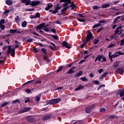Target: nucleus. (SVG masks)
<instances>
[{"mask_svg": "<svg viewBox=\"0 0 124 124\" xmlns=\"http://www.w3.org/2000/svg\"><path fill=\"white\" fill-rule=\"evenodd\" d=\"M21 2L25 3V5H32V6H36L40 3L39 1H32L31 2V0H21Z\"/></svg>", "mask_w": 124, "mask_h": 124, "instance_id": "f257e3e1", "label": "nucleus"}, {"mask_svg": "<svg viewBox=\"0 0 124 124\" xmlns=\"http://www.w3.org/2000/svg\"><path fill=\"white\" fill-rule=\"evenodd\" d=\"M93 37V34L92 33L89 32L88 34H87V37H86V41H83V43L80 46V48H84L85 46H86V44L88 43V41H90L91 39H92Z\"/></svg>", "mask_w": 124, "mask_h": 124, "instance_id": "f03ea898", "label": "nucleus"}, {"mask_svg": "<svg viewBox=\"0 0 124 124\" xmlns=\"http://www.w3.org/2000/svg\"><path fill=\"white\" fill-rule=\"evenodd\" d=\"M106 22L107 21L104 20H99L98 21V23H97L93 25V29H95V28H97V27H100V26H101V24H105Z\"/></svg>", "mask_w": 124, "mask_h": 124, "instance_id": "7ed1b4c3", "label": "nucleus"}, {"mask_svg": "<svg viewBox=\"0 0 124 124\" xmlns=\"http://www.w3.org/2000/svg\"><path fill=\"white\" fill-rule=\"evenodd\" d=\"M94 106H90L86 108H85V112L87 114H90L92 113V111H93V108Z\"/></svg>", "mask_w": 124, "mask_h": 124, "instance_id": "20e7f679", "label": "nucleus"}, {"mask_svg": "<svg viewBox=\"0 0 124 124\" xmlns=\"http://www.w3.org/2000/svg\"><path fill=\"white\" fill-rule=\"evenodd\" d=\"M26 120L27 122H29V123H33V122H35V118L31 116L26 117Z\"/></svg>", "mask_w": 124, "mask_h": 124, "instance_id": "39448f33", "label": "nucleus"}, {"mask_svg": "<svg viewBox=\"0 0 124 124\" xmlns=\"http://www.w3.org/2000/svg\"><path fill=\"white\" fill-rule=\"evenodd\" d=\"M31 109V108H24L23 109H20L18 111L19 114H22L23 113H26L28 111H30Z\"/></svg>", "mask_w": 124, "mask_h": 124, "instance_id": "423d86ee", "label": "nucleus"}, {"mask_svg": "<svg viewBox=\"0 0 124 124\" xmlns=\"http://www.w3.org/2000/svg\"><path fill=\"white\" fill-rule=\"evenodd\" d=\"M44 28H46V26H45V23H41L38 25L36 30L38 31V30H42V29H44Z\"/></svg>", "mask_w": 124, "mask_h": 124, "instance_id": "0eeeda50", "label": "nucleus"}, {"mask_svg": "<svg viewBox=\"0 0 124 124\" xmlns=\"http://www.w3.org/2000/svg\"><path fill=\"white\" fill-rule=\"evenodd\" d=\"M62 45L63 47H65L66 48H67V49H70V45L69 43H67L66 41H63L62 43Z\"/></svg>", "mask_w": 124, "mask_h": 124, "instance_id": "6e6552de", "label": "nucleus"}, {"mask_svg": "<svg viewBox=\"0 0 124 124\" xmlns=\"http://www.w3.org/2000/svg\"><path fill=\"white\" fill-rule=\"evenodd\" d=\"M51 117H52L51 114L46 115L42 117V121H47V120H49Z\"/></svg>", "mask_w": 124, "mask_h": 124, "instance_id": "1a4fd4ad", "label": "nucleus"}, {"mask_svg": "<svg viewBox=\"0 0 124 124\" xmlns=\"http://www.w3.org/2000/svg\"><path fill=\"white\" fill-rule=\"evenodd\" d=\"M116 73H118L122 75V74H124V70L123 68H119L116 70Z\"/></svg>", "mask_w": 124, "mask_h": 124, "instance_id": "9d476101", "label": "nucleus"}, {"mask_svg": "<svg viewBox=\"0 0 124 124\" xmlns=\"http://www.w3.org/2000/svg\"><path fill=\"white\" fill-rule=\"evenodd\" d=\"M119 55H118L117 54L115 53L114 54H113L111 55V52H108V57L110 59V60H112V59H114V58H117Z\"/></svg>", "mask_w": 124, "mask_h": 124, "instance_id": "9b49d317", "label": "nucleus"}, {"mask_svg": "<svg viewBox=\"0 0 124 124\" xmlns=\"http://www.w3.org/2000/svg\"><path fill=\"white\" fill-rule=\"evenodd\" d=\"M76 67L75 66L72 67L71 69H70L67 72V74H72L73 73H74L75 71H74V69H75Z\"/></svg>", "mask_w": 124, "mask_h": 124, "instance_id": "f8f14e48", "label": "nucleus"}, {"mask_svg": "<svg viewBox=\"0 0 124 124\" xmlns=\"http://www.w3.org/2000/svg\"><path fill=\"white\" fill-rule=\"evenodd\" d=\"M53 104H54V100L53 99L49 100L46 102V103L45 105H44V106H46V105H52Z\"/></svg>", "mask_w": 124, "mask_h": 124, "instance_id": "ddd939ff", "label": "nucleus"}, {"mask_svg": "<svg viewBox=\"0 0 124 124\" xmlns=\"http://www.w3.org/2000/svg\"><path fill=\"white\" fill-rule=\"evenodd\" d=\"M84 88L83 85H78L77 88L75 89V91L77 92V91H80V90H84Z\"/></svg>", "mask_w": 124, "mask_h": 124, "instance_id": "4468645a", "label": "nucleus"}, {"mask_svg": "<svg viewBox=\"0 0 124 124\" xmlns=\"http://www.w3.org/2000/svg\"><path fill=\"white\" fill-rule=\"evenodd\" d=\"M21 44V43L19 42L18 41L16 40L15 41V48H19V46H20V45Z\"/></svg>", "mask_w": 124, "mask_h": 124, "instance_id": "2eb2a0df", "label": "nucleus"}, {"mask_svg": "<svg viewBox=\"0 0 124 124\" xmlns=\"http://www.w3.org/2000/svg\"><path fill=\"white\" fill-rule=\"evenodd\" d=\"M53 7V4L50 3V4H47V6L45 8V10H49L50 9V8H52Z\"/></svg>", "mask_w": 124, "mask_h": 124, "instance_id": "dca6fc26", "label": "nucleus"}, {"mask_svg": "<svg viewBox=\"0 0 124 124\" xmlns=\"http://www.w3.org/2000/svg\"><path fill=\"white\" fill-rule=\"evenodd\" d=\"M44 59L47 63H49L50 62H51L50 59H49V58H48V55H45L44 56Z\"/></svg>", "mask_w": 124, "mask_h": 124, "instance_id": "f3484780", "label": "nucleus"}, {"mask_svg": "<svg viewBox=\"0 0 124 124\" xmlns=\"http://www.w3.org/2000/svg\"><path fill=\"white\" fill-rule=\"evenodd\" d=\"M82 74H83V71H80L78 73H77L75 75V77L76 78H79V77H80V76H82Z\"/></svg>", "mask_w": 124, "mask_h": 124, "instance_id": "a211bd4d", "label": "nucleus"}, {"mask_svg": "<svg viewBox=\"0 0 124 124\" xmlns=\"http://www.w3.org/2000/svg\"><path fill=\"white\" fill-rule=\"evenodd\" d=\"M5 3L6 4H7V5H12V4H13V2L11 0H6Z\"/></svg>", "mask_w": 124, "mask_h": 124, "instance_id": "6ab92c4d", "label": "nucleus"}, {"mask_svg": "<svg viewBox=\"0 0 124 124\" xmlns=\"http://www.w3.org/2000/svg\"><path fill=\"white\" fill-rule=\"evenodd\" d=\"M101 7H102V8H107V7H110V4L107 3H104L102 5Z\"/></svg>", "mask_w": 124, "mask_h": 124, "instance_id": "aec40b11", "label": "nucleus"}, {"mask_svg": "<svg viewBox=\"0 0 124 124\" xmlns=\"http://www.w3.org/2000/svg\"><path fill=\"white\" fill-rule=\"evenodd\" d=\"M119 94L120 95L121 97H123L124 95V90H122L120 92V93H116L117 95H119Z\"/></svg>", "mask_w": 124, "mask_h": 124, "instance_id": "412c9836", "label": "nucleus"}, {"mask_svg": "<svg viewBox=\"0 0 124 124\" xmlns=\"http://www.w3.org/2000/svg\"><path fill=\"white\" fill-rule=\"evenodd\" d=\"M61 100H62L61 98L54 99H53L54 104H57V103H59V102H60Z\"/></svg>", "mask_w": 124, "mask_h": 124, "instance_id": "4be33fe9", "label": "nucleus"}, {"mask_svg": "<svg viewBox=\"0 0 124 124\" xmlns=\"http://www.w3.org/2000/svg\"><path fill=\"white\" fill-rule=\"evenodd\" d=\"M12 50V48H11V46H8V50L7 51V54L9 55L11 53V50Z\"/></svg>", "mask_w": 124, "mask_h": 124, "instance_id": "5701e85b", "label": "nucleus"}, {"mask_svg": "<svg viewBox=\"0 0 124 124\" xmlns=\"http://www.w3.org/2000/svg\"><path fill=\"white\" fill-rule=\"evenodd\" d=\"M15 20L16 23L17 24V25H19V22L21 21V19H20V17H19V16H17L15 18Z\"/></svg>", "mask_w": 124, "mask_h": 124, "instance_id": "b1692460", "label": "nucleus"}, {"mask_svg": "<svg viewBox=\"0 0 124 124\" xmlns=\"http://www.w3.org/2000/svg\"><path fill=\"white\" fill-rule=\"evenodd\" d=\"M27 24H28L27 21H24L21 24L22 28H26L27 27Z\"/></svg>", "mask_w": 124, "mask_h": 124, "instance_id": "393cba45", "label": "nucleus"}, {"mask_svg": "<svg viewBox=\"0 0 124 124\" xmlns=\"http://www.w3.org/2000/svg\"><path fill=\"white\" fill-rule=\"evenodd\" d=\"M60 2H68L71 3V0H60Z\"/></svg>", "mask_w": 124, "mask_h": 124, "instance_id": "a878e982", "label": "nucleus"}, {"mask_svg": "<svg viewBox=\"0 0 124 124\" xmlns=\"http://www.w3.org/2000/svg\"><path fill=\"white\" fill-rule=\"evenodd\" d=\"M10 11H11V10H5L4 12L3 15H6V16H8V15L7 14L9 13Z\"/></svg>", "mask_w": 124, "mask_h": 124, "instance_id": "bb28decb", "label": "nucleus"}, {"mask_svg": "<svg viewBox=\"0 0 124 124\" xmlns=\"http://www.w3.org/2000/svg\"><path fill=\"white\" fill-rule=\"evenodd\" d=\"M80 80H82V81H83V82H88V81L89 80H88V79L87 78H86V77H83V78H79Z\"/></svg>", "mask_w": 124, "mask_h": 124, "instance_id": "cd10ccee", "label": "nucleus"}, {"mask_svg": "<svg viewBox=\"0 0 124 124\" xmlns=\"http://www.w3.org/2000/svg\"><path fill=\"white\" fill-rule=\"evenodd\" d=\"M107 74H108V72H105L104 74H103L100 78V79H103V78H104V77H106V75H107Z\"/></svg>", "mask_w": 124, "mask_h": 124, "instance_id": "c85d7f7f", "label": "nucleus"}, {"mask_svg": "<svg viewBox=\"0 0 124 124\" xmlns=\"http://www.w3.org/2000/svg\"><path fill=\"white\" fill-rule=\"evenodd\" d=\"M8 103H9V102H5L0 105V107H4L6 106Z\"/></svg>", "mask_w": 124, "mask_h": 124, "instance_id": "c756f323", "label": "nucleus"}, {"mask_svg": "<svg viewBox=\"0 0 124 124\" xmlns=\"http://www.w3.org/2000/svg\"><path fill=\"white\" fill-rule=\"evenodd\" d=\"M33 40H35L33 38H30V39H27L26 40L27 42H28L29 43H31V42H33Z\"/></svg>", "mask_w": 124, "mask_h": 124, "instance_id": "7c9ffc66", "label": "nucleus"}, {"mask_svg": "<svg viewBox=\"0 0 124 124\" xmlns=\"http://www.w3.org/2000/svg\"><path fill=\"white\" fill-rule=\"evenodd\" d=\"M76 6L75 5V4H74V3H72L71 4V5L70 6V7H71V10H73V9H75Z\"/></svg>", "mask_w": 124, "mask_h": 124, "instance_id": "2f4dec72", "label": "nucleus"}, {"mask_svg": "<svg viewBox=\"0 0 124 124\" xmlns=\"http://www.w3.org/2000/svg\"><path fill=\"white\" fill-rule=\"evenodd\" d=\"M68 3H68V2H65V3H64L63 4V8H66V7H69V6H68Z\"/></svg>", "mask_w": 124, "mask_h": 124, "instance_id": "473e14b6", "label": "nucleus"}, {"mask_svg": "<svg viewBox=\"0 0 124 124\" xmlns=\"http://www.w3.org/2000/svg\"><path fill=\"white\" fill-rule=\"evenodd\" d=\"M41 51L42 52H43L44 53V54H45V56H47V52L46 51V49L43 48L41 49Z\"/></svg>", "mask_w": 124, "mask_h": 124, "instance_id": "72a5a7b5", "label": "nucleus"}, {"mask_svg": "<svg viewBox=\"0 0 124 124\" xmlns=\"http://www.w3.org/2000/svg\"><path fill=\"white\" fill-rule=\"evenodd\" d=\"M96 58H97V59L99 62H100V61L101 60V59H102V55H98L96 57Z\"/></svg>", "mask_w": 124, "mask_h": 124, "instance_id": "f704fd0d", "label": "nucleus"}, {"mask_svg": "<svg viewBox=\"0 0 124 124\" xmlns=\"http://www.w3.org/2000/svg\"><path fill=\"white\" fill-rule=\"evenodd\" d=\"M49 48H50L51 50H52V51H56V49L57 48V46H49Z\"/></svg>", "mask_w": 124, "mask_h": 124, "instance_id": "c9c22d12", "label": "nucleus"}, {"mask_svg": "<svg viewBox=\"0 0 124 124\" xmlns=\"http://www.w3.org/2000/svg\"><path fill=\"white\" fill-rule=\"evenodd\" d=\"M124 12H118L115 14V16H118V15H120V14H124Z\"/></svg>", "mask_w": 124, "mask_h": 124, "instance_id": "e433bc0d", "label": "nucleus"}, {"mask_svg": "<svg viewBox=\"0 0 124 124\" xmlns=\"http://www.w3.org/2000/svg\"><path fill=\"white\" fill-rule=\"evenodd\" d=\"M69 7H66V8H63L62 10H61V12L63 13L65 12L66 10H67V8H69Z\"/></svg>", "mask_w": 124, "mask_h": 124, "instance_id": "4c0bfd02", "label": "nucleus"}, {"mask_svg": "<svg viewBox=\"0 0 124 124\" xmlns=\"http://www.w3.org/2000/svg\"><path fill=\"white\" fill-rule=\"evenodd\" d=\"M106 109H105V108H101L100 109V112L101 113H105V111H106Z\"/></svg>", "mask_w": 124, "mask_h": 124, "instance_id": "58836bf2", "label": "nucleus"}, {"mask_svg": "<svg viewBox=\"0 0 124 124\" xmlns=\"http://www.w3.org/2000/svg\"><path fill=\"white\" fill-rule=\"evenodd\" d=\"M11 56H12L13 57H14L15 55V48H14L11 52Z\"/></svg>", "mask_w": 124, "mask_h": 124, "instance_id": "ea45409f", "label": "nucleus"}, {"mask_svg": "<svg viewBox=\"0 0 124 124\" xmlns=\"http://www.w3.org/2000/svg\"><path fill=\"white\" fill-rule=\"evenodd\" d=\"M33 81H34V79L27 81L26 83L23 84V86H25V85H27V84H30V83H32V82H33Z\"/></svg>", "mask_w": 124, "mask_h": 124, "instance_id": "a19ab883", "label": "nucleus"}, {"mask_svg": "<svg viewBox=\"0 0 124 124\" xmlns=\"http://www.w3.org/2000/svg\"><path fill=\"white\" fill-rule=\"evenodd\" d=\"M52 37H53V38H54V39H56V40H58V39H59V37L57 35H51Z\"/></svg>", "mask_w": 124, "mask_h": 124, "instance_id": "79ce46f5", "label": "nucleus"}, {"mask_svg": "<svg viewBox=\"0 0 124 124\" xmlns=\"http://www.w3.org/2000/svg\"><path fill=\"white\" fill-rule=\"evenodd\" d=\"M61 8H62L61 6L57 5L55 8V10L56 11H58V12L59 10H60V9H61Z\"/></svg>", "mask_w": 124, "mask_h": 124, "instance_id": "37998d69", "label": "nucleus"}, {"mask_svg": "<svg viewBox=\"0 0 124 124\" xmlns=\"http://www.w3.org/2000/svg\"><path fill=\"white\" fill-rule=\"evenodd\" d=\"M115 54L118 56H120V55H124V52H121V51H119L117 52Z\"/></svg>", "mask_w": 124, "mask_h": 124, "instance_id": "c03bdc74", "label": "nucleus"}, {"mask_svg": "<svg viewBox=\"0 0 124 124\" xmlns=\"http://www.w3.org/2000/svg\"><path fill=\"white\" fill-rule=\"evenodd\" d=\"M0 28L1 29V30L3 31L5 28L4 25L1 24V23H0Z\"/></svg>", "mask_w": 124, "mask_h": 124, "instance_id": "a18cd8bd", "label": "nucleus"}, {"mask_svg": "<svg viewBox=\"0 0 124 124\" xmlns=\"http://www.w3.org/2000/svg\"><path fill=\"white\" fill-rule=\"evenodd\" d=\"M119 66V62H116L115 64L113 66L114 68H116V67H118Z\"/></svg>", "mask_w": 124, "mask_h": 124, "instance_id": "49530a36", "label": "nucleus"}, {"mask_svg": "<svg viewBox=\"0 0 124 124\" xmlns=\"http://www.w3.org/2000/svg\"><path fill=\"white\" fill-rule=\"evenodd\" d=\"M35 18H40V14L39 13H37L35 15Z\"/></svg>", "mask_w": 124, "mask_h": 124, "instance_id": "de8ad7c7", "label": "nucleus"}, {"mask_svg": "<svg viewBox=\"0 0 124 124\" xmlns=\"http://www.w3.org/2000/svg\"><path fill=\"white\" fill-rule=\"evenodd\" d=\"M25 92H26V93H27L28 94L32 93H31V89H26L25 90Z\"/></svg>", "mask_w": 124, "mask_h": 124, "instance_id": "09e8293b", "label": "nucleus"}, {"mask_svg": "<svg viewBox=\"0 0 124 124\" xmlns=\"http://www.w3.org/2000/svg\"><path fill=\"white\" fill-rule=\"evenodd\" d=\"M40 100V97L39 96H36L35 98V101L38 102V101H39Z\"/></svg>", "mask_w": 124, "mask_h": 124, "instance_id": "8fccbe9b", "label": "nucleus"}, {"mask_svg": "<svg viewBox=\"0 0 124 124\" xmlns=\"http://www.w3.org/2000/svg\"><path fill=\"white\" fill-rule=\"evenodd\" d=\"M63 68V66H61L59 69L57 70V72H60V71H61V70H62V69Z\"/></svg>", "mask_w": 124, "mask_h": 124, "instance_id": "3c124183", "label": "nucleus"}, {"mask_svg": "<svg viewBox=\"0 0 124 124\" xmlns=\"http://www.w3.org/2000/svg\"><path fill=\"white\" fill-rule=\"evenodd\" d=\"M93 83L95 85H98L99 84V81H98L97 80H93Z\"/></svg>", "mask_w": 124, "mask_h": 124, "instance_id": "603ef678", "label": "nucleus"}, {"mask_svg": "<svg viewBox=\"0 0 124 124\" xmlns=\"http://www.w3.org/2000/svg\"><path fill=\"white\" fill-rule=\"evenodd\" d=\"M16 32V30H11L10 31V33H15Z\"/></svg>", "mask_w": 124, "mask_h": 124, "instance_id": "864d4df0", "label": "nucleus"}, {"mask_svg": "<svg viewBox=\"0 0 124 124\" xmlns=\"http://www.w3.org/2000/svg\"><path fill=\"white\" fill-rule=\"evenodd\" d=\"M98 42H99V40L98 39L95 40V41H94V45L97 44V43H98Z\"/></svg>", "mask_w": 124, "mask_h": 124, "instance_id": "5fc2aeb1", "label": "nucleus"}, {"mask_svg": "<svg viewBox=\"0 0 124 124\" xmlns=\"http://www.w3.org/2000/svg\"><path fill=\"white\" fill-rule=\"evenodd\" d=\"M5 22V20L4 19H1L0 20V24H4V23Z\"/></svg>", "mask_w": 124, "mask_h": 124, "instance_id": "6e6d98bb", "label": "nucleus"}, {"mask_svg": "<svg viewBox=\"0 0 124 124\" xmlns=\"http://www.w3.org/2000/svg\"><path fill=\"white\" fill-rule=\"evenodd\" d=\"M124 45V39L121 41L120 46H123Z\"/></svg>", "mask_w": 124, "mask_h": 124, "instance_id": "4d7b16f0", "label": "nucleus"}, {"mask_svg": "<svg viewBox=\"0 0 124 124\" xmlns=\"http://www.w3.org/2000/svg\"><path fill=\"white\" fill-rule=\"evenodd\" d=\"M98 72L99 73V74H101L102 72H103V69L101 68L98 70Z\"/></svg>", "mask_w": 124, "mask_h": 124, "instance_id": "13d9d810", "label": "nucleus"}, {"mask_svg": "<svg viewBox=\"0 0 124 124\" xmlns=\"http://www.w3.org/2000/svg\"><path fill=\"white\" fill-rule=\"evenodd\" d=\"M76 124H83V121H78L76 122Z\"/></svg>", "mask_w": 124, "mask_h": 124, "instance_id": "bf43d9fd", "label": "nucleus"}, {"mask_svg": "<svg viewBox=\"0 0 124 124\" xmlns=\"http://www.w3.org/2000/svg\"><path fill=\"white\" fill-rule=\"evenodd\" d=\"M78 20L79 21V22H85L86 20L85 19H83L82 18H78Z\"/></svg>", "mask_w": 124, "mask_h": 124, "instance_id": "052dcab7", "label": "nucleus"}, {"mask_svg": "<svg viewBox=\"0 0 124 124\" xmlns=\"http://www.w3.org/2000/svg\"><path fill=\"white\" fill-rule=\"evenodd\" d=\"M113 46H115V44H111L109 45V46H108V48H112V47H113Z\"/></svg>", "mask_w": 124, "mask_h": 124, "instance_id": "680f3d73", "label": "nucleus"}, {"mask_svg": "<svg viewBox=\"0 0 124 124\" xmlns=\"http://www.w3.org/2000/svg\"><path fill=\"white\" fill-rule=\"evenodd\" d=\"M102 59L103 61H101V62H106V58L104 57V56H102Z\"/></svg>", "mask_w": 124, "mask_h": 124, "instance_id": "e2e57ef3", "label": "nucleus"}, {"mask_svg": "<svg viewBox=\"0 0 124 124\" xmlns=\"http://www.w3.org/2000/svg\"><path fill=\"white\" fill-rule=\"evenodd\" d=\"M33 10H34V8L25 9V11H33Z\"/></svg>", "mask_w": 124, "mask_h": 124, "instance_id": "0e129e2a", "label": "nucleus"}, {"mask_svg": "<svg viewBox=\"0 0 124 124\" xmlns=\"http://www.w3.org/2000/svg\"><path fill=\"white\" fill-rule=\"evenodd\" d=\"M31 101V99H30V98H28L25 101V103H28V102H30Z\"/></svg>", "mask_w": 124, "mask_h": 124, "instance_id": "69168bd1", "label": "nucleus"}, {"mask_svg": "<svg viewBox=\"0 0 124 124\" xmlns=\"http://www.w3.org/2000/svg\"><path fill=\"white\" fill-rule=\"evenodd\" d=\"M51 32H53L54 33H56V29H51Z\"/></svg>", "mask_w": 124, "mask_h": 124, "instance_id": "338daca9", "label": "nucleus"}, {"mask_svg": "<svg viewBox=\"0 0 124 124\" xmlns=\"http://www.w3.org/2000/svg\"><path fill=\"white\" fill-rule=\"evenodd\" d=\"M119 32L120 31H119V29L117 28L115 30V32L114 34H117V33H119Z\"/></svg>", "mask_w": 124, "mask_h": 124, "instance_id": "774afa93", "label": "nucleus"}]
</instances>
